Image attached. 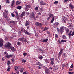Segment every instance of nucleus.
Wrapping results in <instances>:
<instances>
[{
  "instance_id": "1",
  "label": "nucleus",
  "mask_w": 74,
  "mask_h": 74,
  "mask_svg": "<svg viewBox=\"0 0 74 74\" xmlns=\"http://www.w3.org/2000/svg\"><path fill=\"white\" fill-rule=\"evenodd\" d=\"M11 43L8 42L7 43H6L5 45V48H7L8 49H11L13 51H15V49L12 46H11Z\"/></svg>"
},
{
  "instance_id": "2",
  "label": "nucleus",
  "mask_w": 74,
  "mask_h": 74,
  "mask_svg": "<svg viewBox=\"0 0 74 74\" xmlns=\"http://www.w3.org/2000/svg\"><path fill=\"white\" fill-rule=\"evenodd\" d=\"M65 27L64 26H62L59 29L58 28L57 29V31L58 32L59 34L61 33L62 34V33H63L64 32V29Z\"/></svg>"
},
{
  "instance_id": "3",
  "label": "nucleus",
  "mask_w": 74,
  "mask_h": 74,
  "mask_svg": "<svg viewBox=\"0 0 74 74\" xmlns=\"http://www.w3.org/2000/svg\"><path fill=\"white\" fill-rule=\"evenodd\" d=\"M35 15H36L35 14L34 12H32L30 15V17L31 18H34H34H35Z\"/></svg>"
},
{
  "instance_id": "4",
  "label": "nucleus",
  "mask_w": 74,
  "mask_h": 74,
  "mask_svg": "<svg viewBox=\"0 0 74 74\" xmlns=\"http://www.w3.org/2000/svg\"><path fill=\"white\" fill-rule=\"evenodd\" d=\"M45 71L46 72V74H49L51 73V71H50V70L47 68L46 69Z\"/></svg>"
},
{
  "instance_id": "5",
  "label": "nucleus",
  "mask_w": 74,
  "mask_h": 74,
  "mask_svg": "<svg viewBox=\"0 0 74 74\" xmlns=\"http://www.w3.org/2000/svg\"><path fill=\"white\" fill-rule=\"evenodd\" d=\"M35 25H36V26H39V27H41V26H42V24L38 22H36L35 23Z\"/></svg>"
},
{
  "instance_id": "6",
  "label": "nucleus",
  "mask_w": 74,
  "mask_h": 74,
  "mask_svg": "<svg viewBox=\"0 0 74 74\" xmlns=\"http://www.w3.org/2000/svg\"><path fill=\"white\" fill-rule=\"evenodd\" d=\"M24 40H25L24 37H22L19 38L18 40L21 41H22V42H23L24 41Z\"/></svg>"
},
{
  "instance_id": "7",
  "label": "nucleus",
  "mask_w": 74,
  "mask_h": 74,
  "mask_svg": "<svg viewBox=\"0 0 74 74\" xmlns=\"http://www.w3.org/2000/svg\"><path fill=\"white\" fill-rule=\"evenodd\" d=\"M3 16L4 18H7V15L5 13V12H4L3 13Z\"/></svg>"
},
{
  "instance_id": "8",
  "label": "nucleus",
  "mask_w": 74,
  "mask_h": 74,
  "mask_svg": "<svg viewBox=\"0 0 74 74\" xmlns=\"http://www.w3.org/2000/svg\"><path fill=\"white\" fill-rule=\"evenodd\" d=\"M24 32L25 33V34H27L29 36L30 35V33L29 32L26 30H25L24 31Z\"/></svg>"
},
{
  "instance_id": "9",
  "label": "nucleus",
  "mask_w": 74,
  "mask_h": 74,
  "mask_svg": "<svg viewBox=\"0 0 74 74\" xmlns=\"http://www.w3.org/2000/svg\"><path fill=\"white\" fill-rule=\"evenodd\" d=\"M69 8H71V9H73L74 8V6L71 3H70L69 5Z\"/></svg>"
},
{
  "instance_id": "10",
  "label": "nucleus",
  "mask_w": 74,
  "mask_h": 74,
  "mask_svg": "<svg viewBox=\"0 0 74 74\" xmlns=\"http://www.w3.org/2000/svg\"><path fill=\"white\" fill-rule=\"evenodd\" d=\"M42 27V29H43V31H45V30H48V29H49V28H48V27H45L44 29H43V27Z\"/></svg>"
},
{
  "instance_id": "11",
  "label": "nucleus",
  "mask_w": 74,
  "mask_h": 74,
  "mask_svg": "<svg viewBox=\"0 0 74 74\" xmlns=\"http://www.w3.org/2000/svg\"><path fill=\"white\" fill-rule=\"evenodd\" d=\"M40 4L41 5H45L46 4V3L43 2V1H40Z\"/></svg>"
},
{
  "instance_id": "12",
  "label": "nucleus",
  "mask_w": 74,
  "mask_h": 74,
  "mask_svg": "<svg viewBox=\"0 0 74 74\" xmlns=\"http://www.w3.org/2000/svg\"><path fill=\"white\" fill-rule=\"evenodd\" d=\"M36 65H38V66H42V64H41V63L40 62H37L36 63Z\"/></svg>"
},
{
  "instance_id": "13",
  "label": "nucleus",
  "mask_w": 74,
  "mask_h": 74,
  "mask_svg": "<svg viewBox=\"0 0 74 74\" xmlns=\"http://www.w3.org/2000/svg\"><path fill=\"white\" fill-rule=\"evenodd\" d=\"M25 12L24 11H23L22 14H21V17H22L23 16H25Z\"/></svg>"
},
{
  "instance_id": "14",
  "label": "nucleus",
  "mask_w": 74,
  "mask_h": 74,
  "mask_svg": "<svg viewBox=\"0 0 74 74\" xmlns=\"http://www.w3.org/2000/svg\"><path fill=\"white\" fill-rule=\"evenodd\" d=\"M4 54L5 56V57H6L7 58V57L8 56V53L6 52H5L4 53Z\"/></svg>"
},
{
  "instance_id": "15",
  "label": "nucleus",
  "mask_w": 74,
  "mask_h": 74,
  "mask_svg": "<svg viewBox=\"0 0 74 74\" xmlns=\"http://www.w3.org/2000/svg\"><path fill=\"white\" fill-rule=\"evenodd\" d=\"M15 70L16 71H18V70H19V68H18V66H15Z\"/></svg>"
},
{
  "instance_id": "16",
  "label": "nucleus",
  "mask_w": 74,
  "mask_h": 74,
  "mask_svg": "<svg viewBox=\"0 0 74 74\" xmlns=\"http://www.w3.org/2000/svg\"><path fill=\"white\" fill-rule=\"evenodd\" d=\"M48 41V39H45L42 41L43 42H47Z\"/></svg>"
},
{
  "instance_id": "17",
  "label": "nucleus",
  "mask_w": 74,
  "mask_h": 74,
  "mask_svg": "<svg viewBox=\"0 0 74 74\" xmlns=\"http://www.w3.org/2000/svg\"><path fill=\"white\" fill-rule=\"evenodd\" d=\"M13 56V55L10 54L9 55H8V56L7 58H11V57H12Z\"/></svg>"
},
{
  "instance_id": "18",
  "label": "nucleus",
  "mask_w": 74,
  "mask_h": 74,
  "mask_svg": "<svg viewBox=\"0 0 74 74\" xmlns=\"http://www.w3.org/2000/svg\"><path fill=\"white\" fill-rule=\"evenodd\" d=\"M29 25V21H26L25 23V26H28Z\"/></svg>"
},
{
  "instance_id": "19",
  "label": "nucleus",
  "mask_w": 74,
  "mask_h": 74,
  "mask_svg": "<svg viewBox=\"0 0 74 74\" xmlns=\"http://www.w3.org/2000/svg\"><path fill=\"white\" fill-rule=\"evenodd\" d=\"M54 20H55V16L53 17L52 18V19L51 21V23H53V21H54Z\"/></svg>"
},
{
  "instance_id": "20",
  "label": "nucleus",
  "mask_w": 74,
  "mask_h": 74,
  "mask_svg": "<svg viewBox=\"0 0 74 74\" xmlns=\"http://www.w3.org/2000/svg\"><path fill=\"white\" fill-rule=\"evenodd\" d=\"M10 22L11 23H13V24H15V21H14L12 20L10 21Z\"/></svg>"
},
{
  "instance_id": "21",
  "label": "nucleus",
  "mask_w": 74,
  "mask_h": 74,
  "mask_svg": "<svg viewBox=\"0 0 74 74\" xmlns=\"http://www.w3.org/2000/svg\"><path fill=\"white\" fill-rule=\"evenodd\" d=\"M71 31L69 32L68 34L69 37H71Z\"/></svg>"
},
{
  "instance_id": "22",
  "label": "nucleus",
  "mask_w": 74,
  "mask_h": 74,
  "mask_svg": "<svg viewBox=\"0 0 74 74\" xmlns=\"http://www.w3.org/2000/svg\"><path fill=\"white\" fill-rule=\"evenodd\" d=\"M67 41V40H62L61 41V42H66Z\"/></svg>"
},
{
  "instance_id": "23",
  "label": "nucleus",
  "mask_w": 74,
  "mask_h": 74,
  "mask_svg": "<svg viewBox=\"0 0 74 74\" xmlns=\"http://www.w3.org/2000/svg\"><path fill=\"white\" fill-rule=\"evenodd\" d=\"M22 8V6H19L17 7V9H18V10H21V8Z\"/></svg>"
},
{
  "instance_id": "24",
  "label": "nucleus",
  "mask_w": 74,
  "mask_h": 74,
  "mask_svg": "<svg viewBox=\"0 0 74 74\" xmlns=\"http://www.w3.org/2000/svg\"><path fill=\"white\" fill-rule=\"evenodd\" d=\"M16 5H18V4H21V2L17 1L16 3Z\"/></svg>"
},
{
  "instance_id": "25",
  "label": "nucleus",
  "mask_w": 74,
  "mask_h": 74,
  "mask_svg": "<svg viewBox=\"0 0 74 74\" xmlns=\"http://www.w3.org/2000/svg\"><path fill=\"white\" fill-rule=\"evenodd\" d=\"M35 34L36 37H38V34L37 33V32H35Z\"/></svg>"
},
{
  "instance_id": "26",
  "label": "nucleus",
  "mask_w": 74,
  "mask_h": 74,
  "mask_svg": "<svg viewBox=\"0 0 74 74\" xmlns=\"http://www.w3.org/2000/svg\"><path fill=\"white\" fill-rule=\"evenodd\" d=\"M4 42V40L3 39L1 38L0 39V42Z\"/></svg>"
},
{
  "instance_id": "27",
  "label": "nucleus",
  "mask_w": 74,
  "mask_h": 74,
  "mask_svg": "<svg viewBox=\"0 0 74 74\" xmlns=\"http://www.w3.org/2000/svg\"><path fill=\"white\" fill-rule=\"evenodd\" d=\"M26 7L27 8H30L31 7L30 5H26Z\"/></svg>"
},
{
  "instance_id": "28",
  "label": "nucleus",
  "mask_w": 74,
  "mask_h": 74,
  "mask_svg": "<svg viewBox=\"0 0 74 74\" xmlns=\"http://www.w3.org/2000/svg\"><path fill=\"white\" fill-rule=\"evenodd\" d=\"M55 60V59L54 58H52L51 59V62H54Z\"/></svg>"
},
{
  "instance_id": "29",
  "label": "nucleus",
  "mask_w": 74,
  "mask_h": 74,
  "mask_svg": "<svg viewBox=\"0 0 74 74\" xmlns=\"http://www.w3.org/2000/svg\"><path fill=\"white\" fill-rule=\"evenodd\" d=\"M22 62L23 63H25V62H26V61L25 60L23 59L22 60Z\"/></svg>"
},
{
  "instance_id": "30",
  "label": "nucleus",
  "mask_w": 74,
  "mask_h": 74,
  "mask_svg": "<svg viewBox=\"0 0 74 74\" xmlns=\"http://www.w3.org/2000/svg\"><path fill=\"white\" fill-rule=\"evenodd\" d=\"M15 13L16 14V16H18V12L17 11H15Z\"/></svg>"
},
{
  "instance_id": "31",
  "label": "nucleus",
  "mask_w": 74,
  "mask_h": 74,
  "mask_svg": "<svg viewBox=\"0 0 74 74\" xmlns=\"http://www.w3.org/2000/svg\"><path fill=\"white\" fill-rule=\"evenodd\" d=\"M62 38L64 39H66V36L64 35H63L62 36Z\"/></svg>"
},
{
  "instance_id": "32",
  "label": "nucleus",
  "mask_w": 74,
  "mask_h": 74,
  "mask_svg": "<svg viewBox=\"0 0 74 74\" xmlns=\"http://www.w3.org/2000/svg\"><path fill=\"white\" fill-rule=\"evenodd\" d=\"M60 52H61V53H63V49H61L60 50Z\"/></svg>"
},
{
  "instance_id": "33",
  "label": "nucleus",
  "mask_w": 74,
  "mask_h": 74,
  "mask_svg": "<svg viewBox=\"0 0 74 74\" xmlns=\"http://www.w3.org/2000/svg\"><path fill=\"white\" fill-rule=\"evenodd\" d=\"M3 45V42H0V47H2Z\"/></svg>"
},
{
  "instance_id": "34",
  "label": "nucleus",
  "mask_w": 74,
  "mask_h": 74,
  "mask_svg": "<svg viewBox=\"0 0 74 74\" xmlns=\"http://www.w3.org/2000/svg\"><path fill=\"white\" fill-rule=\"evenodd\" d=\"M53 14H50L49 16L51 18V17H53Z\"/></svg>"
},
{
  "instance_id": "35",
  "label": "nucleus",
  "mask_w": 74,
  "mask_h": 74,
  "mask_svg": "<svg viewBox=\"0 0 74 74\" xmlns=\"http://www.w3.org/2000/svg\"><path fill=\"white\" fill-rule=\"evenodd\" d=\"M54 62H51L50 64L51 65H53L54 64Z\"/></svg>"
},
{
  "instance_id": "36",
  "label": "nucleus",
  "mask_w": 74,
  "mask_h": 74,
  "mask_svg": "<svg viewBox=\"0 0 74 74\" xmlns=\"http://www.w3.org/2000/svg\"><path fill=\"white\" fill-rule=\"evenodd\" d=\"M66 32L67 33H69V30L68 29H66Z\"/></svg>"
},
{
  "instance_id": "37",
  "label": "nucleus",
  "mask_w": 74,
  "mask_h": 74,
  "mask_svg": "<svg viewBox=\"0 0 74 74\" xmlns=\"http://www.w3.org/2000/svg\"><path fill=\"white\" fill-rule=\"evenodd\" d=\"M23 68H21V69L20 70V72H23Z\"/></svg>"
},
{
  "instance_id": "38",
  "label": "nucleus",
  "mask_w": 74,
  "mask_h": 74,
  "mask_svg": "<svg viewBox=\"0 0 74 74\" xmlns=\"http://www.w3.org/2000/svg\"><path fill=\"white\" fill-rule=\"evenodd\" d=\"M58 3V1H56L54 2V4H57Z\"/></svg>"
},
{
  "instance_id": "39",
  "label": "nucleus",
  "mask_w": 74,
  "mask_h": 74,
  "mask_svg": "<svg viewBox=\"0 0 74 74\" xmlns=\"http://www.w3.org/2000/svg\"><path fill=\"white\" fill-rule=\"evenodd\" d=\"M39 51H40V52L42 51H43V50H42V49L40 48L39 49Z\"/></svg>"
},
{
  "instance_id": "40",
  "label": "nucleus",
  "mask_w": 74,
  "mask_h": 74,
  "mask_svg": "<svg viewBox=\"0 0 74 74\" xmlns=\"http://www.w3.org/2000/svg\"><path fill=\"white\" fill-rule=\"evenodd\" d=\"M47 63H49V62H48V60L47 59L46 60H44Z\"/></svg>"
},
{
  "instance_id": "41",
  "label": "nucleus",
  "mask_w": 74,
  "mask_h": 74,
  "mask_svg": "<svg viewBox=\"0 0 74 74\" xmlns=\"http://www.w3.org/2000/svg\"><path fill=\"white\" fill-rule=\"evenodd\" d=\"M27 39L26 38L25 39H25L24 40V41L23 42H27Z\"/></svg>"
},
{
  "instance_id": "42",
  "label": "nucleus",
  "mask_w": 74,
  "mask_h": 74,
  "mask_svg": "<svg viewBox=\"0 0 74 74\" xmlns=\"http://www.w3.org/2000/svg\"><path fill=\"white\" fill-rule=\"evenodd\" d=\"M11 60L12 61V62H14L15 61V59H14V58H12L11 59Z\"/></svg>"
},
{
  "instance_id": "43",
  "label": "nucleus",
  "mask_w": 74,
  "mask_h": 74,
  "mask_svg": "<svg viewBox=\"0 0 74 74\" xmlns=\"http://www.w3.org/2000/svg\"><path fill=\"white\" fill-rule=\"evenodd\" d=\"M10 1H7L6 2V4H10Z\"/></svg>"
},
{
  "instance_id": "44",
  "label": "nucleus",
  "mask_w": 74,
  "mask_h": 74,
  "mask_svg": "<svg viewBox=\"0 0 74 74\" xmlns=\"http://www.w3.org/2000/svg\"><path fill=\"white\" fill-rule=\"evenodd\" d=\"M11 15L12 17H15V15L13 13H12Z\"/></svg>"
},
{
  "instance_id": "45",
  "label": "nucleus",
  "mask_w": 74,
  "mask_h": 74,
  "mask_svg": "<svg viewBox=\"0 0 74 74\" xmlns=\"http://www.w3.org/2000/svg\"><path fill=\"white\" fill-rule=\"evenodd\" d=\"M56 26H57V25L55 23L54 24V27L55 28H56Z\"/></svg>"
},
{
  "instance_id": "46",
  "label": "nucleus",
  "mask_w": 74,
  "mask_h": 74,
  "mask_svg": "<svg viewBox=\"0 0 74 74\" xmlns=\"http://www.w3.org/2000/svg\"><path fill=\"white\" fill-rule=\"evenodd\" d=\"M17 45H21V42H18Z\"/></svg>"
},
{
  "instance_id": "47",
  "label": "nucleus",
  "mask_w": 74,
  "mask_h": 74,
  "mask_svg": "<svg viewBox=\"0 0 74 74\" xmlns=\"http://www.w3.org/2000/svg\"><path fill=\"white\" fill-rule=\"evenodd\" d=\"M7 71H10V67L8 68V69H7Z\"/></svg>"
},
{
  "instance_id": "48",
  "label": "nucleus",
  "mask_w": 74,
  "mask_h": 74,
  "mask_svg": "<svg viewBox=\"0 0 74 74\" xmlns=\"http://www.w3.org/2000/svg\"><path fill=\"white\" fill-rule=\"evenodd\" d=\"M53 70H56V69L55 66L53 67Z\"/></svg>"
},
{
  "instance_id": "49",
  "label": "nucleus",
  "mask_w": 74,
  "mask_h": 74,
  "mask_svg": "<svg viewBox=\"0 0 74 74\" xmlns=\"http://www.w3.org/2000/svg\"><path fill=\"white\" fill-rule=\"evenodd\" d=\"M15 1L14 0H13L12 1V3L14 4H15Z\"/></svg>"
},
{
  "instance_id": "50",
  "label": "nucleus",
  "mask_w": 74,
  "mask_h": 74,
  "mask_svg": "<svg viewBox=\"0 0 74 74\" xmlns=\"http://www.w3.org/2000/svg\"><path fill=\"white\" fill-rule=\"evenodd\" d=\"M63 56H64V57H67V55H66V54L65 53L64 54Z\"/></svg>"
},
{
  "instance_id": "51",
  "label": "nucleus",
  "mask_w": 74,
  "mask_h": 74,
  "mask_svg": "<svg viewBox=\"0 0 74 74\" xmlns=\"http://www.w3.org/2000/svg\"><path fill=\"white\" fill-rule=\"evenodd\" d=\"M42 58H43V57H42V56H40L39 57V59H42Z\"/></svg>"
},
{
  "instance_id": "52",
  "label": "nucleus",
  "mask_w": 74,
  "mask_h": 74,
  "mask_svg": "<svg viewBox=\"0 0 74 74\" xmlns=\"http://www.w3.org/2000/svg\"><path fill=\"white\" fill-rule=\"evenodd\" d=\"M25 11H27L29 10V9L27 8H25Z\"/></svg>"
},
{
  "instance_id": "53",
  "label": "nucleus",
  "mask_w": 74,
  "mask_h": 74,
  "mask_svg": "<svg viewBox=\"0 0 74 74\" xmlns=\"http://www.w3.org/2000/svg\"><path fill=\"white\" fill-rule=\"evenodd\" d=\"M69 74H74V72H69Z\"/></svg>"
},
{
  "instance_id": "54",
  "label": "nucleus",
  "mask_w": 74,
  "mask_h": 74,
  "mask_svg": "<svg viewBox=\"0 0 74 74\" xmlns=\"http://www.w3.org/2000/svg\"><path fill=\"white\" fill-rule=\"evenodd\" d=\"M23 55L24 56H26V55H27V53H23Z\"/></svg>"
},
{
  "instance_id": "55",
  "label": "nucleus",
  "mask_w": 74,
  "mask_h": 74,
  "mask_svg": "<svg viewBox=\"0 0 74 74\" xmlns=\"http://www.w3.org/2000/svg\"><path fill=\"white\" fill-rule=\"evenodd\" d=\"M35 10H38V7H36L34 9Z\"/></svg>"
},
{
  "instance_id": "56",
  "label": "nucleus",
  "mask_w": 74,
  "mask_h": 74,
  "mask_svg": "<svg viewBox=\"0 0 74 74\" xmlns=\"http://www.w3.org/2000/svg\"><path fill=\"white\" fill-rule=\"evenodd\" d=\"M22 33V32H21V31H20L18 32V34H21V33Z\"/></svg>"
},
{
  "instance_id": "57",
  "label": "nucleus",
  "mask_w": 74,
  "mask_h": 74,
  "mask_svg": "<svg viewBox=\"0 0 74 74\" xmlns=\"http://www.w3.org/2000/svg\"><path fill=\"white\" fill-rule=\"evenodd\" d=\"M44 10V9L43 8L41 7L40 9L41 11H43V10Z\"/></svg>"
},
{
  "instance_id": "58",
  "label": "nucleus",
  "mask_w": 74,
  "mask_h": 74,
  "mask_svg": "<svg viewBox=\"0 0 74 74\" xmlns=\"http://www.w3.org/2000/svg\"><path fill=\"white\" fill-rule=\"evenodd\" d=\"M66 66V65H65V64H63L62 65V68H63V67H64V66Z\"/></svg>"
},
{
  "instance_id": "59",
  "label": "nucleus",
  "mask_w": 74,
  "mask_h": 74,
  "mask_svg": "<svg viewBox=\"0 0 74 74\" xmlns=\"http://www.w3.org/2000/svg\"><path fill=\"white\" fill-rule=\"evenodd\" d=\"M10 64V61H8V62H7V64Z\"/></svg>"
},
{
  "instance_id": "60",
  "label": "nucleus",
  "mask_w": 74,
  "mask_h": 74,
  "mask_svg": "<svg viewBox=\"0 0 74 74\" xmlns=\"http://www.w3.org/2000/svg\"><path fill=\"white\" fill-rule=\"evenodd\" d=\"M74 34V31L72 33L71 35V36H73Z\"/></svg>"
},
{
  "instance_id": "61",
  "label": "nucleus",
  "mask_w": 74,
  "mask_h": 74,
  "mask_svg": "<svg viewBox=\"0 0 74 74\" xmlns=\"http://www.w3.org/2000/svg\"><path fill=\"white\" fill-rule=\"evenodd\" d=\"M15 4H14L13 3H12V4L11 5V6L12 7Z\"/></svg>"
},
{
  "instance_id": "62",
  "label": "nucleus",
  "mask_w": 74,
  "mask_h": 74,
  "mask_svg": "<svg viewBox=\"0 0 74 74\" xmlns=\"http://www.w3.org/2000/svg\"><path fill=\"white\" fill-rule=\"evenodd\" d=\"M73 64H72L70 66L71 68H72L73 67Z\"/></svg>"
},
{
  "instance_id": "63",
  "label": "nucleus",
  "mask_w": 74,
  "mask_h": 74,
  "mask_svg": "<svg viewBox=\"0 0 74 74\" xmlns=\"http://www.w3.org/2000/svg\"><path fill=\"white\" fill-rule=\"evenodd\" d=\"M21 32H23V28H22L21 29Z\"/></svg>"
},
{
  "instance_id": "64",
  "label": "nucleus",
  "mask_w": 74,
  "mask_h": 74,
  "mask_svg": "<svg viewBox=\"0 0 74 74\" xmlns=\"http://www.w3.org/2000/svg\"><path fill=\"white\" fill-rule=\"evenodd\" d=\"M62 53H61L60 52H59V55L60 56L61 55H62Z\"/></svg>"
}]
</instances>
